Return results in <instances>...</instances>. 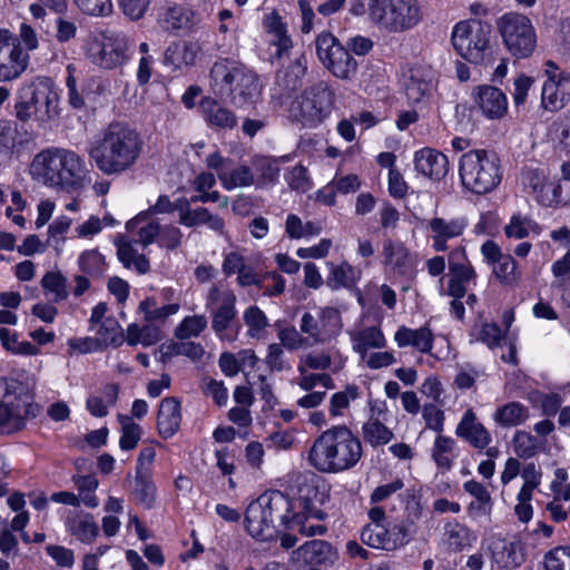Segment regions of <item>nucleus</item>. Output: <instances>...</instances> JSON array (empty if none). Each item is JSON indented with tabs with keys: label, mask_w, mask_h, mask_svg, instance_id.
<instances>
[{
	"label": "nucleus",
	"mask_w": 570,
	"mask_h": 570,
	"mask_svg": "<svg viewBox=\"0 0 570 570\" xmlns=\"http://www.w3.org/2000/svg\"><path fill=\"white\" fill-rule=\"evenodd\" d=\"M360 397V387L355 384H347L342 391L335 392L328 404V412L332 417H343L348 413L351 403Z\"/></svg>",
	"instance_id": "49"
},
{
	"label": "nucleus",
	"mask_w": 570,
	"mask_h": 570,
	"mask_svg": "<svg viewBox=\"0 0 570 570\" xmlns=\"http://www.w3.org/2000/svg\"><path fill=\"white\" fill-rule=\"evenodd\" d=\"M36 379L27 371L0 376V434L10 435L24 429L32 415Z\"/></svg>",
	"instance_id": "6"
},
{
	"label": "nucleus",
	"mask_w": 570,
	"mask_h": 570,
	"mask_svg": "<svg viewBox=\"0 0 570 570\" xmlns=\"http://www.w3.org/2000/svg\"><path fill=\"white\" fill-rule=\"evenodd\" d=\"M383 264L394 275H405L414 266L409 248L403 243L391 239L383 244Z\"/></svg>",
	"instance_id": "31"
},
{
	"label": "nucleus",
	"mask_w": 570,
	"mask_h": 570,
	"mask_svg": "<svg viewBox=\"0 0 570 570\" xmlns=\"http://www.w3.org/2000/svg\"><path fill=\"white\" fill-rule=\"evenodd\" d=\"M118 395L119 386L114 383L107 384L99 393L88 396L87 410L92 416L104 417L109 413V409L116 405Z\"/></svg>",
	"instance_id": "39"
},
{
	"label": "nucleus",
	"mask_w": 570,
	"mask_h": 570,
	"mask_svg": "<svg viewBox=\"0 0 570 570\" xmlns=\"http://www.w3.org/2000/svg\"><path fill=\"white\" fill-rule=\"evenodd\" d=\"M521 184L539 204L552 206L559 203L560 186L549 177L546 168L525 167L521 173Z\"/></svg>",
	"instance_id": "20"
},
{
	"label": "nucleus",
	"mask_w": 570,
	"mask_h": 570,
	"mask_svg": "<svg viewBox=\"0 0 570 570\" xmlns=\"http://www.w3.org/2000/svg\"><path fill=\"white\" fill-rule=\"evenodd\" d=\"M326 267L328 269L326 284L333 291L341 288L351 289L355 287L360 281V271L345 261L340 264L327 262Z\"/></svg>",
	"instance_id": "37"
},
{
	"label": "nucleus",
	"mask_w": 570,
	"mask_h": 570,
	"mask_svg": "<svg viewBox=\"0 0 570 570\" xmlns=\"http://www.w3.org/2000/svg\"><path fill=\"white\" fill-rule=\"evenodd\" d=\"M156 492L153 475H136L134 497L140 504L151 508L156 501Z\"/></svg>",
	"instance_id": "60"
},
{
	"label": "nucleus",
	"mask_w": 570,
	"mask_h": 570,
	"mask_svg": "<svg viewBox=\"0 0 570 570\" xmlns=\"http://www.w3.org/2000/svg\"><path fill=\"white\" fill-rule=\"evenodd\" d=\"M364 440L372 446L387 444L393 439V432L384 425L383 421L367 420L363 428Z\"/></svg>",
	"instance_id": "56"
},
{
	"label": "nucleus",
	"mask_w": 570,
	"mask_h": 570,
	"mask_svg": "<svg viewBox=\"0 0 570 570\" xmlns=\"http://www.w3.org/2000/svg\"><path fill=\"white\" fill-rule=\"evenodd\" d=\"M96 333L98 335V342L100 341L105 345L119 346L126 338V333H124L121 326L112 317H108L101 322L99 327L96 328Z\"/></svg>",
	"instance_id": "57"
},
{
	"label": "nucleus",
	"mask_w": 570,
	"mask_h": 570,
	"mask_svg": "<svg viewBox=\"0 0 570 570\" xmlns=\"http://www.w3.org/2000/svg\"><path fill=\"white\" fill-rule=\"evenodd\" d=\"M413 164L419 175L433 180H441L449 171L448 157L441 151L429 147L414 153Z\"/></svg>",
	"instance_id": "28"
},
{
	"label": "nucleus",
	"mask_w": 570,
	"mask_h": 570,
	"mask_svg": "<svg viewBox=\"0 0 570 570\" xmlns=\"http://www.w3.org/2000/svg\"><path fill=\"white\" fill-rule=\"evenodd\" d=\"M530 417L529 409L517 401L497 406L492 414L493 422L500 428H514L524 424Z\"/></svg>",
	"instance_id": "38"
},
{
	"label": "nucleus",
	"mask_w": 570,
	"mask_h": 570,
	"mask_svg": "<svg viewBox=\"0 0 570 570\" xmlns=\"http://www.w3.org/2000/svg\"><path fill=\"white\" fill-rule=\"evenodd\" d=\"M352 350L363 355L372 350H383L387 345L386 337L380 326H366L350 332Z\"/></svg>",
	"instance_id": "35"
},
{
	"label": "nucleus",
	"mask_w": 570,
	"mask_h": 570,
	"mask_svg": "<svg viewBox=\"0 0 570 570\" xmlns=\"http://www.w3.org/2000/svg\"><path fill=\"white\" fill-rule=\"evenodd\" d=\"M455 435L475 449L483 450L492 442V435L478 419L472 409H468L455 428Z\"/></svg>",
	"instance_id": "27"
},
{
	"label": "nucleus",
	"mask_w": 570,
	"mask_h": 570,
	"mask_svg": "<svg viewBox=\"0 0 570 570\" xmlns=\"http://www.w3.org/2000/svg\"><path fill=\"white\" fill-rule=\"evenodd\" d=\"M297 570H328L338 559L336 549L325 540H311L293 551Z\"/></svg>",
	"instance_id": "19"
},
{
	"label": "nucleus",
	"mask_w": 570,
	"mask_h": 570,
	"mask_svg": "<svg viewBox=\"0 0 570 570\" xmlns=\"http://www.w3.org/2000/svg\"><path fill=\"white\" fill-rule=\"evenodd\" d=\"M59 91L49 78L38 77L24 82L14 105L19 120H35L41 125L55 121L60 115Z\"/></svg>",
	"instance_id": "7"
},
{
	"label": "nucleus",
	"mask_w": 570,
	"mask_h": 570,
	"mask_svg": "<svg viewBox=\"0 0 570 570\" xmlns=\"http://www.w3.org/2000/svg\"><path fill=\"white\" fill-rule=\"evenodd\" d=\"M46 296L53 302H60L68 295L66 278L59 272H48L41 279Z\"/></svg>",
	"instance_id": "58"
},
{
	"label": "nucleus",
	"mask_w": 570,
	"mask_h": 570,
	"mask_svg": "<svg viewBox=\"0 0 570 570\" xmlns=\"http://www.w3.org/2000/svg\"><path fill=\"white\" fill-rule=\"evenodd\" d=\"M468 227L464 217L433 216L426 222L428 237L435 252H446L450 243L462 237Z\"/></svg>",
	"instance_id": "21"
},
{
	"label": "nucleus",
	"mask_w": 570,
	"mask_h": 570,
	"mask_svg": "<svg viewBox=\"0 0 570 570\" xmlns=\"http://www.w3.org/2000/svg\"><path fill=\"white\" fill-rule=\"evenodd\" d=\"M472 99L482 116L489 120H501L508 114L507 95L494 86L480 85L473 88Z\"/></svg>",
	"instance_id": "24"
},
{
	"label": "nucleus",
	"mask_w": 570,
	"mask_h": 570,
	"mask_svg": "<svg viewBox=\"0 0 570 570\" xmlns=\"http://www.w3.org/2000/svg\"><path fill=\"white\" fill-rule=\"evenodd\" d=\"M546 570H570V548L557 547L544 558Z\"/></svg>",
	"instance_id": "64"
},
{
	"label": "nucleus",
	"mask_w": 570,
	"mask_h": 570,
	"mask_svg": "<svg viewBox=\"0 0 570 570\" xmlns=\"http://www.w3.org/2000/svg\"><path fill=\"white\" fill-rule=\"evenodd\" d=\"M498 30L507 50L517 59L530 57L537 47V33L531 20L519 12L504 13Z\"/></svg>",
	"instance_id": "12"
},
{
	"label": "nucleus",
	"mask_w": 570,
	"mask_h": 570,
	"mask_svg": "<svg viewBox=\"0 0 570 570\" xmlns=\"http://www.w3.org/2000/svg\"><path fill=\"white\" fill-rule=\"evenodd\" d=\"M181 422L180 403L176 397L161 400L157 414V430L163 439L173 438Z\"/></svg>",
	"instance_id": "34"
},
{
	"label": "nucleus",
	"mask_w": 570,
	"mask_h": 570,
	"mask_svg": "<svg viewBox=\"0 0 570 570\" xmlns=\"http://www.w3.org/2000/svg\"><path fill=\"white\" fill-rule=\"evenodd\" d=\"M159 338V331L153 325L148 324L140 326L137 323H131L126 330L125 342L130 346H150L157 343Z\"/></svg>",
	"instance_id": "52"
},
{
	"label": "nucleus",
	"mask_w": 570,
	"mask_h": 570,
	"mask_svg": "<svg viewBox=\"0 0 570 570\" xmlns=\"http://www.w3.org/2000/svg\"><path fill=\"white\" fill-rule=\"evenodd\" d=\"M363 454L360 439L344 425L324 431L313 443L308 460L324 473H340L354 468Z\"/></svg>",
	"instance_id": "4"
},
{
	"label": "nucleus",
	"mask_w": 570,
	"mask_h": 570,
	"mask_svg": "<svg viewBox=\"0 0 570 570\" xmlns=\"http://www.w3.org/2000/svg\"><path fill=\"white\" fill-rule=\"evenodd\" d=\"M200 110L205 121L212 127L232 129L237 124L236 116L210 97L200 100Z\"/></svg>",
	"instance_id": "36"
},
{
	"label": "nucleus",
	"mask_w": 570,
	"mask_h": 570,
	"mask_svg": "<svg viewBox=\"0 0 570 570\" xmlns=\"http://www.w3.org/2000/svg\"><path fill=\"white\" fill-rule=\"evenodd\" d=\"M454 51L472 65H484L491 60V27L480 19L470 18L456 22L451 31Z\"/></svg>",
	"instance_id": "10"
},
{
	"label": "nucleus",
	"mask_w": 570,
	"mask_h": 570,
	"mask_svg": "<svg viewBox=\"0 0 570 570\" xmlns=\"http://www.w3.org/2000/svg\"><path fill=\"white\" fill-rule=\"evenodd\" d=\"M142 151L140 134L129 124L115 121L95 135L87 146L92 165L107 176L131 170Z\"/></svg>",
	"instance_id": "2"
},
{
	"label": "nucleus",
	"mask_w": 570,
	"mask_h": 570,
	"mask_svg": "<svg viewBox=\"0 0 570 570\" xmlns=\"http://www.w3.org/2000/svg\"><path fill=\"white\" fill-rule=\"evenodd\" d=\"M29 175L45 187L71 193L83 186L86 161L72 149L51 146L33 156Z\"/></svg>",
	"instance_id": "3"
},
{
	"label": "nucleus",
	"mask_w": 570,
	"mask_h": 570,
	"mask_svg": "<svg viewBox=\"0 0 570 570\" xmlns=\"http://www.w3.org/2000/svg\"><path fill=\"white\" fill-rule=\"evenodd\" d=\"M299 330L306 335L308 346L332 343L343 331L342 313L334 306L318 307L315 313L306 312L301 317Z\"/></svg>",
	"instance_id": "15"
},
{
	"label": "nucleus",
	"mask_w": 570,
	"mask_h": 570,
	"mask_svg": "<svg viewBox=\"0 0 570 570\" xmlns=\"http://www.w3.org/2000/svg\"><path fill=\"white\" fill-rule=\"evenodd\" d=\"M243 321L247 328L246 335L250 338L263 340L266 337L269 320L265 312L257 305H250L243 312Z\"/></svg>",
	"instance_id": "48"
},
{
	"label": "nucleus",
	"mask_w": 570,
	"mask_h": 570,
	"mask_svg": "<svg viewBox=\"0 0 570 570\" xmlns=\"http://www.w3.org/2000/svg\"><path fill=\"white\" fill-rule=\"evenodd\" d=\"M199 52L197 42H176L167 48L165 60L176 68L188 67L196 62Z\"/></svg>",
	"instance_id": "40"
},
{
	"label": "nucleus",
	"mask_w": 570,
	"mask_h": 570,
	"mask_svg": "<svg viewBox=\"0 0 570 570\" xmlns=\"http://www.w3.org/2000/svg\"><path fill=\"white\" fill-rule=\"evenodd\" d=\"M402 86L409 102H425L434 90L432 71L423 66L407 67L402 73Z\"/></svg>",
	"instance_id": "23"
},
{
	"label": "nucleus",
	"mask_w": 570,
	"mask_h": 570,
	"mask_svg": "<svg viewBox=\"0 0 570 570\" xmlns=\"http://www.w3.org/2000/svg\"><path fill=\"white\" fill-rule=\"evenodd\" d=\"M333 92L326 83L320 82L306 89L291 105V117L305 127H315L331 114Z\"/></svg>",
	"instance_id": "14"
},
{
	"label": "nucleus",
	"mask_w": 570,
	"mask_h": 570,
	"mask_svg": "<svg viewBox=\"0 0 570 570\" xmlns=\"http://www.w3.org/2000/svg\"><path fill=\"white\" fill-rule=\"evenodd\" d=\"M21 145L17 125L10 121L0 122V156L10 157Z\"/></svg>",
	"instance_id": "59"
},
{
	"label": "nucleus",
	"mask_w": 570,
	"mask_h": 570,
	"mask_svg": "<svg viewBox=\"0 0 570 570\" xmlns=\"http://www.w3.org/2000/svg\"><path fill=\"white\" fill-rule=\"evenodd\" d=\"M207 327V318L204 315L186 316L175 331L176 337L187 340L198 336Z\"/></svg>",
	"instance_id": "61"
},
{
	"label": "nucleus",
	"mask_w": 570,
	"mask_h": 570,
	"mask_svg": "<svg viewBox=\"0 0 570 570\" xmlns=\"http://www.w3.org/2000/svg\"><path fill=\"white\" fill-rule=\"evenodd\" d=\"M431 455L438 468L450 470L459 455L455 440L440 433L434 440Z\"/></svg>",
	"instance_id": "42"
},
{
	"label": "nucleus",
	"mask_w": 570,
	"mask_h": 570,
	"mask_svg": "<svg viewBox=\"0 0 570 570\" xmlns=\"http://www.w3.org/2000/svg\"><path fill=\"white\" fill-rule=\"evenodd\" d=\"M256 173L255 185L266 187L274 185L279 176V167L276 159L269 157H257L253 161Z\"/></svg>",
	"instance_id": "51"
},
{
	"label": "nucleus",
	"mask_w": 570,
	"mask_h": 570,
	"mask_svg": "<svg viewBox=\"0 0 570 570\" xmlns=\"http://www.w3.org/2000/svg\"><path fill=\"white\" fill-rule=\"evenodd\" d=\"M540 226L527 216L514 214L504 227V234L509 238L522 239L530 235H539Z\"/></svg>",
	"instance_id": "53"
},
{
	"label": "nucleus",
	"mask_w": 570,
	"mask_h": 570,
	"mask_svg": "<svg viewBox=\"0 0 570 570\" xmlns=\"http://www.w3.org/2000/svg\"><path fill=\"white\" fill-rule=\"evenodd\" d=\"M210 86L220 97H229L235 105L254 101L261 94L258 77L236 60L222 59L210 70Z\"/></svg>",
	"instance_id": "8"
},
{
	"label": "nucleus",
	"mask_w": 570,
	"mask_h": 570,
	"mask_svg": "<svg viewBox=\"0 0 570 570\" xmlns=\"http://www.w3.org/2000/svg\"><path fill=\"white\" fill-rule=\"evenodd\" d=\"M449 265V294L453 297L462 298L465 295L466 287L475 277V272L466 258L463 245L450 252Z\"/></svg>",
	"instance_id": "25"
},
{
	"label": "nucleus",
	"mask_w": 570,
	"mask_h": 570,
	"mask_svg": "<svg viewBox=\"0 0 570 570\" xmlns=\"http://www.w3.org/2000/svg\"><path fill=\"white\" fill-rule=\"evenodd\" d=\"M179 308L180 305L178 303L159 306L156 298L147 297L139 303L138 313L151 325L153 323L165 322L169 316L178 313Z\"/></svg>",
	"instance_id": "44"
},
{
	"label": "nucleus",
	"mask_w": 570,
	"mask_h": 570,
	"mask_svg": "<svg viewBox=\"0 0 570 570\" xmlns=\"http://www.w3.org/2000/svg\"><path fill=\"white\" fill-rule=\"evenodd\" d=\"M75 484L79 491L80 501L88 508H97L99 500L95 494L98 488V480L92 475L79 476Z\"/></svg>",
	"instance_id": "62"
},
{
	"label": "nucleus",
	"mask_w": 570,
	"mask_h": 570,
	"mask_svg": "<svg viewBox=\"0 0 570 570\" xmlns=\"http://www.w3.org/2000/svg\"><path fill=\"white\" fill-rule=\"evenodd\" d=\"M160 224L151 212H140L134 218L127 222L126 229L134 237L135 244L146 247L157 242Z\"/></svg>",
	"instance_id": "32"
},
{
	"label": "nucleus",
	"mask_w": 570,
	"mask_h": 570,
	"mask_svg": "<svg viewBox=\"0 0 570 570\" xmlns=\"http://www.w3.org/2000/svg\"><path fill=\"white\" fill-rule=\"evenodd\" d=\"M206 307L212 316V328L223 342H234L239 333L236 296L232 291H219L213 285L207 294Z\"/></svg>",
	"instance_id": "13"
},
{
	"label": "nucleus",
	"mask_w": 570,
	"mask_h": 570,
	"mask_svg": "<svg viewBox=\"0 0 570 570\" xmlns=\"http://www.w3.org/2000/svg\"><path fill=\"white\" fill-rule=\"evenodd\" d=\"M191 198H177V212L183 226L190 228L205 224L215 232L223 230L224 222L220 217L212 215L205 207L191 208Z\"/></svg>",
	"instance_id": "29"
},
{
	"label": "nucleus",
	"mask_w": 570,
	"mask_h": 570,
	"mask_svg": "<svg viewBox=\"0 0 570 570\" xmlns=\"http://www.w3.org/2000/svg\"><path fill=\"white\" fill-rule=\"evenodd\" d=\"M263 29L266 41L272 48H274V51L269 55V60H278L285 55H288L293 47V41L288 33L287 23L281 14L276 11L265 14L263 19Z\"/></svg>",
	"instance_id": "26"
},
{
	"label": "nucleus",
	"mask_w": 570,
	"mask_h": 570,
	"mask_svg": "<svg viewBox=\"0 0 570 570\" xmlns=\"http://www.w3.org/2000/svg\"><path fill=\"white\" fill-rule=\"evenodd\" d=\"M489 549L493 561L502 569H515L527 558V547L521 537H490Z\"/></svg>",
	"instance_id": "22"
},
{
	"label": "nucleus",
	"mask_w": 570,
	"mask_h": 570,
	"mask_svg": "<svg viewBox=\"0 0 570 570\" xmlns=\"http://www.w3.org/2000/svg\"><path fill=\"white\" fill-rule=\"evenodd\" d=\"M549 489L556 501H570V478L566 469L554 470Z\"/></svg>",
	"instance_id": "63"
},
{
	"label": "nucleus",
	"mask_w": 570,
	"mask_h": 570,
	"mask_svg": "<svg viewBox=\"0 0 570 570\" xmlns=\"http://www.w3.org/2000/svg\"><path fill=\"white\" fill-rule=\"evenodd\" d=\"M353 17L366 16L384 33H403L416 28L424 18L419 0H350Z\"/></svg>",
	"instance_id": "5"
},
{
	"label": "nucleus",
	"mask_w": 570,
	"mask_h": 570,
	"mask_svg": "<svg viewBox=\"0 0 570 570\" xmlns=\"http://www.w3.org/2000/svg\"><path fill=\"white\" fill-rule=\"evenodd\" d=\"M543 75L541 106L548 111L561 110L570 101V73L552 60H547Z\"/></svg>",
	"instance_id": "17"
},
{
	"label": "nucleus",
	"mask_w": 570,
	"mask_h": 570,
	"mask_svg": "<svg viewBox=\"0 0 570 570\" xmlns=\"http://www.w3.org/2000/svg\"><path fill=\"white\" fill-rule=\"evenodd\" d=\"M347 356L337 347L332 346L323 351H314L302 356L301 364L311 370H330L332 373H338L345 367Z\"/></svg>",
	"instance_id": "33"
},
{
	"label": "nucleus",
	"mask_w": 570,
	"mask_h": 570,
	"mask_svg": "<svg viewBox=\"0 0 570 570\" xmlns=\"http://www.w3.org/2000/svg\"><path fill=\"white\" fill-rule=\"evenodd\" d=\"M323 230L322 224L316 220L303 222L295 214H288L285 219V233L291 239H309L318 236Z\"/></svg>",
	"instance_id": "46"
},
{
	"label": "nucleus",
	"mask_w": 570,
	"mask_h": 570,
	"mask_svg": "<svg viewBox=\"0 0 570 570\" xmlns=\"http://www.w3.org/2000/svg\"><path fill=\"white\" fill-rule=\"evenodd\" d=\"M117 420L120 424L119 448L122 451H131L139 443L142 429L136 423L131 416L127 414H118Z\"/></svg>",
	"instance_id": "50"
},
{
	"label": "nucleus",
	"mask_w": 570,
	"mask_h": 570,
	"mask_svg": "<svg viewBox=\"0 0 570 570\" xmlns=\"http://www.w3.org/2000/svg\"><path fill=\"white\" fill-rule=\"evenodd\" d=\"M116 245L118 258L127 268H135L140 274L148 272L149 262L135 248L131 240L121 237L116 242Z\"/></svg>",
	"instance_id": "45"
},
{
	"label": "nucleus",
	"mask_w": 570,
	"mask_h": 570,
	"mask_svg": "<svg viewBox=\"0 0 570 570\" xmlns=\"http://www.w3.org/2000/svg\"><path fill=\"white\" fill-rule=\"evenodd\" d=\"M463 489L473 500L469 510L474 517H487L492 510V499L488 489L480 482L470 480L464 482Z\"/></svg>",
	"instance_id": "41"
},
{
	"label": "nucleus",
	"mask_w": 570,
	"mask_h": 570,
	"mask_svg": "<svg viewBox=\"0 0 570 570\" xmlns=\"http://www.w3.org/2000/svg\"><path fill=\"white\" fill-rule=\"evenodd\" d=\"M393 340L400 348L413 347L420 353L428 354L433 347L434 335L428 324L420 328L402 325L394 333Z\"/></svg>",
	"instance_id": "30"
},
{
	"label": "nucleus",
	"mask_w": 570,
	"mask_h": 570,
	"mask_svg": "<svg viewBox=\"0 0 570 570\" xmlns=\"http://www.w3.org/2000/svg\"><path fill=\"white\" fill-rule=\"evenodd\" d=\"M511 446L518 458L528 460L544 451L546 441L529 432L517 431L512 436Z\"/></svg>",
	"instance_id": "43"
},
{
	"label": "nucleus",
	"mask_w": 570,
	"mask_h": 570,
	"mask_svg": "<svg viewBox=\"0 0 570 570\" xmlns=\"http://www.w3.org/2000/svg\"><path fill=\"white\" fill-rule=\"evenodd\" d=\"M0 344L2 348L13 355L36 356L40 348L29 341H20L17 332L0 327Z\"/></svg>",
	"instance_id": "47"
},
{
	"label": "nucleus",
	"mask_w": 570,
	"mask_h": 570,
	"mask_svg": "<svg viewBox=\"0 0 570 570\" xmlns=\"http://www.w3.org/2000/svg\"><path fill=\"white\" fill-rule=\"evenodd\" d=\"M492 272L504 285L514 286L521 279V272L518 267V263L509 254H505L492 266Z\"/></svg>",
	"instance_id": "54"
},
{
	"label": "nucleus",
	"mask_w": 570,
	"mask_h": 570,
	"mask_svg": "<svg viewBox=\"0 0 570 570\" xmlns=\"http://www.w3.org/2000/svg\"><path fill=\"white\" fill-rule=\"evenodd\" d=\"M219 180L222 186L227 190H233L237 187H248L255 184V176L250 168L247 166H239L233 170L219 173Z\"/></svg>",
	"instance_id": "55"
},
{
	"label": "nucleus",
	"mask_w": 570,
	"mask_h": 570,
	"mask_svg": "<svg viewBox=\"0 0 570 570\" xmlns=\"http://www.w3.org/2000/svg\"><path fill=\"white\" fill-rule=\"evenodd\" d=\"M29 65V53L21 47L16 36L0 30V81L19 78Z\"/></svg>",
	"instance_id": "18"
},
{
	"label": "nucleus",
	"mask_w": 570,
	"mask_h": 570,
	"mask_svg": "<svg viewBox=\"0 0 570 570\" xmlns=\"http://www.w3.org/2000/svg\"><path fill=\"white\" fill-rule=\"evenodd\" d=\"M316 489L306 485L299 489V497L291 500L278 490H267L249 502L245 511L248 534H263L274 527L278 515L286 531L298 534H323L326 528L321 523L315 502ZM322 500L320 499L318 502Z\"/></svg>",
	"instance_id": "1"
},
{
	"label": "nucleus",
	"mask_w": 570,
	"mask_h": 570,
	"mask_svg": "<svg viewBox=\"0 0 570 570\" xmlns=\"http://www.w3.org/2000/svg\"><path fill=\"white\" fill-rule=\"evenodd\" d=\"M86 56L100 69L112 70L126 65L129 59V41L119 32L105 31L89 38Z\"/></svg>",
	"instance_id": "11"
},
{
	"label": "nucleus",
	"mask_w": 570,
	"mask_h": 570,
	"mask_svg": "<svg viewBox=\"0 0 570 570\" xmlns=\"http://www.w3.org/2000/svg\"><path fill=\"white\" fill-rule=\"evenodd\" d=\"M316 53L324 67L336 78L352 79L357 71V61L348 50L330 32L316 38Z\"/></svg>",
	"instance_id": "16"
},
{
	"label": "nucleus",
	"mask_w": 570,
	"mask_h": 570,
	"mask_svg": "<svg viewBox=\"0 0 570 570\" xmlns=\"http://www.w3.org/2000/svg\"><path fill=\"white\" fill-rule=\"evenodd\" d=\"M459 177L464 189L484 195L494 190L502 180L500 159L487 149H472L459 159Z\"/></svg>",
	"instance_id": "9"
}]
</instances>
